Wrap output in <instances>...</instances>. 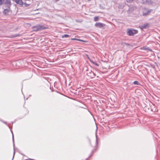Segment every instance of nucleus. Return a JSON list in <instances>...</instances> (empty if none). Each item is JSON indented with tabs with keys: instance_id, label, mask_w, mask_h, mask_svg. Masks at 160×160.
Here are the masks:
<instances>
[{
	"instance_id": "f257e3e1",
	"label": "nucleus",
	"mask_w": 160,
	"mask_h": 160,
	"mask_svg": "<svg viewBox=\"0 0 160 160\" xmlns=\"http://www.w3.org/2000/svg\"><path fill=\"white\" fill-rule=\"evenodd\" d=\"M47 26L41 24H38L32 27V30L34 31H38L48 28Z\"/></svg>"
},
{
	"instance_id": "f03ea898",
	"label": "nucleus",
	"mask_w": 160,
	"mask_h": 160,
	"mask_svg": "<svg viewBox=\"0 0 160 160\" xmlns=\"http://www.w3.org/2000/svg\"><path fill=\"white\" fill-rule=\"evenodd\" d=\"M138 31L136 30L132 29H128L127 33L128 35L130 36H132L136 34Z\"/></svg>"
},
{
	"instance_id": "7ed1b4c3",
	"label": "nucleus",
	"mask_w": 160,
	"mask_h": 160,
	"mask_svg": "<svg viewBox=\"0 0 160 160\" xmlns=\"http://www.w3.org/2000/svg\"><path fill=\"white\" fill-rule=\"evenodd\" d=\"M151 12V11L147 9L144 8L143 10V15L146 16L148 15Z\"/></svg>"
},
{
	"instance_id": "20e7f679",
	"label": "nucleus",
	"mask_w": 160,
	"mask_h": 160,
	"mask_svg": "<svg viewBox=\"0 0 160 160\" xmlns=\"http://www.w3.org/2000/svg\"><path fill=\"white\" fill-rule=\"evenodd\" d=\"M95 26L96 27H98L99 28H102L105 26V25L101 22H97L95 24Z\"/></svg>"
},
{
	"instance_id": "39448f33",
	"label": "nucleus",
	"mask_w": 160,
	"mask_h": 160,
	"mask_svg": "<svg viewBox=\"0 0 160 160\" xmlns=\"http://www.w3.org/2000/svg\"><path fill=\"white\" fill-rule=\"evenodd\" d=\"M15 2L20 5H23V2L22 0H15Z\"/></svg>"
},
{
	"instance_id": "423d86ee",
	"label": "nucleus",
	"mask_w": 160,
	"mask_h": 160,
	"mask_svg": "<svg viewBox=\"0 0 160 160\" xmlns=\"http://www.w3.org/2000/svg\"><path fill=\"white\" fill-rule=\"evenodd\" d=\"M9 11L8 9H4L3 11V14L4 15H7L8 13L9 12Z\"/></svg>"
},
{
	"instance_id": "0eeeda50",
	"label": "nucleus",
	"mask_w": 160,
	"mask_h": 160,
	"mask_svg": "<svg viewBox=\"0 0 160 160\" xmlns=\"http://www.w3.org/2000/svg\"><path fill=\"white\" fill-rule=\"evenodd\" d=\"M98 18H99V17H94V21L95 22L96 21H97L98 20Z\"/></svg>"
},
{
	"instance_id": "6e6552de",
	"label": "nucleus",
	"mask_w": 160,
	"mask_h": 160,
	"mask_svg": "<svg viewBox=\"0 0 160 160\" xmlns=\"http://www.w3.org/2000/svg\"><path fill=\"white\" fill-rule=\"evenodd\" d=\"M133 84L137 85H139L140 84L139 82L138 81H135L134 82Z\"/></svg>"
},
{
	"instance_id": "1a4fd4ad",
	"label": "nucleus",
	"mask_w": 160,
	"mask_h": 160,
	"mask_svg": "<svg viewBox=\"0 0 160 160\" xmlns=\"http://www.w3.org/2000/svg\"><path fill=\"white\" fill-rule=\"evenodd\" d=\"M6 3L8 4H11V2L9 0H7L5 2Z\"/></svg>"
},
{
	"instance_id": "9d476101",
	"label": "nucleus",
	"mask_w": 160,
	"mask_h": 160,
	"mask_svg": "<svg viewBox=\"0 0 160 160\" xmlns=\"http://www.w3.org/2000/svg\"><path fill=\"white\" fill-rule=\"evenodd\" d=\"M69 36V35H68V34H64V35H62V38H67Z\"/></svg>"
},
{
	"instance_id": "9b49d317",
	"label": "nucleus",
	"mask_w": 160,
	"mask_h": 160,
	"mask_svg": "<svg viewBox=\"0 0 160 160\" xmlns=\"http://www.w3.org/2000/svg\"><path fill=\"white\" fill-rule=\"evenodd\" d=\"M146 3H151L152 2V1L151 0H146Z\"/></svg>"
},
{
	"instance_id": "f8f14e48",
	"label": "nucleus",
	"mask_w": 160,
	"mask_h": 160,
	"mask_svg": "<svg viewBox=\"0 0 160 160\" xmlns=\"http://www.w3.org/2000/svg\"><path fill=\"white\" fill-rule=\"evenodd\" d=\"M5 0H0V5H1L4 2Z\"/></svg>"
},
{
	"instance_id": "ddd939ff",
	"label": "nucleus",
	"mask_w": 160,
	"mask_h": 160,
	"mask_svg": "<svg viewBox=\"0 0 160 160\" xmlns=\"http://www.w3.org/2000/svg\"><path fill=\"white\" fill-rule=\"evenodd\" d=\"M133 0H126L127 2H129L130 3H132L133 2Z\"/></svg>"
},
{
	"instance_id": "4468645a",
	"label": "nucleus",
	"mask_w": 160,
	"mask_h": 160,
	"mask_svg": "<svg viewBox=\"0 0 160 160\" xmlns=\"http://www.w3.org/2000/svg\"><path fill=\"white\" fill-rule=\"evenodd\" d=\"M90 61L92 62V63L93 64H95V65L97 66H98V64L97 63H95L94 62H93V61H91V60H90Z\"/></svg>"
},
{
	"instance_id": "2eb2a0df",
	"label": "nucleus",
	"mask_w": 160,
	"mask_h": 160,
	"mask_svg": "<svg viewBox=\"0 0 160 160\" xmlns=\"http://www.w3.org/2000/svg\"><path fill=\"white\" fill-rule=\"evenodd\" d=\"M19 34H16V35H13L12 36V37L13 38H14V37H17V36H19Z\"/></svg>"
},
{
	"instance_id": "dca6fc26",
	"label": "nucleus",
	"mask_w": 160,
	"mask_h": 160,
	"mask_svg": "<svg viewBox=\"0 0 160 160\" xmlns=\"http://www.w3.org/2000/svg\"><path fill=\"white\" fill-rule=\"evenodd\" d=\"M147 26V25H144L143 26H142V28H145Z\"/></svg>"
},
{
	"instance_id": "f3484780",
	"label": "nucleus",
	"mask_w": 160,
	"mask_h": 160,
	"mask_svg": "<svg viewBox=\"0 0 160 160\" xmlns=\"http://www.w3.org/2000/svg\"><path fill=\"white\" fill-rule=\"evenodd\" d=\"M12 138H13V139H14V136H13V134H12Z\"/></svg>"
},
{
	"instance_id": "a211bd4d",
	"label": "nucleus",
	"mask_w": 160,
	"mask_h": 160,
	"mask_svg": "<svg viewBox=\"0 0 160 160\" xmlns=\"http://www.w3.org/2000/svg\"><path fill=\"white\" fill-rule=\"evenodd\" d=\"M3 122V123H4L5 124H6L7 123V122Z\"/></svg>"
},
{
	"instance_id": "6ab92c4d",
	"label": "nucleus",
	"mask_w": 160,
	"mask_h": 160,
	"mask_svg": "<svg viewBox=\"0 0 160 160\" xmlns=\"http://www.w3.org/2000/svg\"><path fill=\"white\" fill-rule=\"evenodd\" d=\"M14 154H15V152H14V154H13V157H14Z\"/></svg>"
},
{
	"instance_id": "aec40b11",
	"label": "nucleus",
	"mask_w": 160,
	"mask_h": 160,
	"mask_svg": "<svg viewBox=\"0 0 160 160\" xmlns=\"http://www.w3.org/2000/svg\"><path fill=\"white\" fill-rule=\"evenodd\" d=\"M30 159L31 160H34V159Z\"/></svg>"
},
{
	"instance_id": "412c9836",
	"label": "nucleus",
	"mask_w": 160,
	"mask_h": 160,
	"mask_svg": "<svg viewBox=\"0 0 160 160\" xmlns=\"http://www.w3.org/2000/svg\"><path fill=\"white\" fill-rule=\"evenodd\" d=\"M91 0H88V1H91Z\"/></svg>"
}]
</instances>
